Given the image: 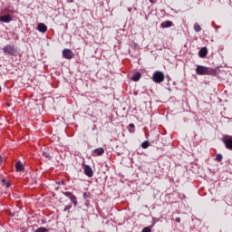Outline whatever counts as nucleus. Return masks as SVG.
Instances as JSON below:
<instances>
[{"mask_svg":"<svg viewBox=\"0 0 232 232\" xmlns=\"http://www.w3.org/2000/svg\"><path fill=\"white\" fill-rule=\"evenodd\" d=\"M196 73L198 75H217V71L211 67L197 65Z\"/></svg>","mask_w":232,"mask_h":232,"instance_id":"obj_1","label":"nucleus"},{"mask_svg":"<svg viewBox=\"0 0 232 232\" xmlns=\"http://www.w3.org/2000/svg\"><path fill=\"white\" fill-rule=\"evenodd\" d=\"M93 153H97L98 156H101L104 153V149L102 148L95 149L93 150Z\"/></svg>","mask_w":232,"mask_h":232,"instance_id":"obj_13","label":"nucleus"},{"mask_svg":"<svg viewBox=\"0 0 232 232\" xmlns=\"http://www.w3.org/2000/svg\"><path fill=\"white\" fill-rule=\"evenodd\" d=\"M70 200L71 202L73 204V206H77V197H75V195H72L71 198H70Z\"/></svg>","mask_w":232,"mask_h":232,"instance_id":"obj_15","label":"nucleus"},{"mask_svg":"<svg viewBox=\"0 0 232 232\" xmlns=\"http://www.w3.org/2000/svg\"><path fill=\"white\" fill-rule=\"evenodd\" d=\"M71 208H72V205L65 206L63 208L64 213H66V211L67 213H70Z\"/></svg>","mask_w":232,"mask_h":232,"instance_id":"obj_20","label":"nucleus"},{"mask_svg":"<svg viewBox=\"0 0 232 232\" xmlns=\"http://www.w3.org/2000/svg\"><path fill=\"white\" fill-rule=\"evenodd\" d=\"M5 187H6V188H10V182L7 181V182L5 183Z\"/></svg>","mask_w":232,"mask_h":232,"instance_id":"obj_25","label":"nucleus"},{"mask_svg":"<svg viewBox=\"0 0 232 232\" xmlns=\"http://www.w3.org/2000/svg\"><path fill=\"white\" fill-rule=\"evenodd\" d=\"M3 162V157L0 156V164Z\"/></svg>","mask_w":232,"mask_h":232,"instance_id":"obj_29","label":"nucleus"},{"mask_svg":"<svg viewBox=\"0 0 232 232\" xmlns=\"http://www.w3.org/2000/svg\"><path fill=\"white\" fill-rule=\"evenodd\" d=\"M141 232H151V228L150 227H145Z\"/></svg>","mask_w":232,"mask_h":232,"instance_id":"obj_22","label":"nucleus"},{"mask_svg":"<svg viewBox=\"0 0 232 232\" xmlns=\"http://www.w3.org/2000/svg\"><path fill=\"white\" fill-rule=\"evenodd\" d=\"M198 55H199V57H201V58L206 57V56L208 55V48H206V47L201 48V49L199 50V52H198Z\"/></svg>","mask_w":232,"mask_h":232,"instance_id":"obj_11","label":"nucleus"},{"mask_svg":"<svg viewBox=\"0 0 232 232\" xmlns=\"http://www.w3.org/2000/svg\"><path fill=\"white\" fill-rule=\"evenodd\" d=\"M29 182L33 188H37V179L32 178Z\"/></svg>","mask_w":232,"mask_h":232,"instance_id":"obj_14","label":"nucleus"},{"mask_svg":"<svg viewBox=\"0 0 232 232\" xmlns=\"http://www.w3.org/2000/svg\"><path fill=\"white\" fill-rule=\"evenodd\" d=\"M34 232H48V228L41 227L39 228L34 229Z\"/></svg>","mask_w":232,"mask_h":232,"instance_id":"obj_16","label":"nucleus"},{"mask_svg":"<svg viewBox=\"0 0 232 232\" xmlns=\"http://www.w3.org/2000/svg\"><path fill=\"white\" fill-rule=\"evenodd\" d=\"M194 30H195V32L198 33L202 30V27H200V25L198 24H195Z\"/></svg>","mask_w":232,"mask_h":232,"instance_id":"obj_17","label":"nucleus"},{"mask_svg":"<svg viewBox=\"0 0 232 232\" xmlns=\"http://www.w3.org/2000/svg\"><path fill=\"white\" fill-rule=\"evenodd\" d=\"M62 53L64 59H73V51H72L71 49H63Z\"/></svg>","mask_w":232,"mask_h":232,"instance_id":"obj_5","label":"nucleus"},{"mask_svg":"<svg viewBox=\"0 0 232 232\" xmlns=\"http://www.w3.org/2000/svg\"><path fill=\"white\" fill-rule=\"evenodd\" d=\"M84 174L89 177L90 179H92V177H93V169H92V167L90 165H85L84 167Z\"/></svg>","mask_w":232,"mask_h":232,"instance_id":"obj_6","label":"nucleus"},{"mask_svg":"<svg viewBox=\"0 0 232 232\" xmlns=\"http://www.w3.org/2000/svg\"><path fill=\"white\" fill-rule=\"evenodd\" d=\"M37 30H38V32H41L42 34H45V32L48 31V27L46 26V24L40 23V24H38Z\"/></svg>","mask_w":232,"mask_h":232,"instance_id":"obj_7","label":"nucleus"},{"mask_svg":"<svg viewBox=\"0 0 232 232\" xmlns=\"http://www.w3.org/2000/svg\"><path fill=\"white\" fill-rule=\"evenodd\" d=\"M63 195L70 198L73 194H72V192H63Z\"/></svg>","mask_w":232,"mask_h":232,"instance_id":"obj_23","label":"nucleus"},{"mask_svg":"<svg viewBox=\"0 0 232 232\" xmlns=\"http://www.w3.org/2000/svg\"><path fill=\"white\" fill-rule=\"evenodd\" d=\"M176 222L180 223V218H176Z\"/></svg>","mask_w":232,"mask_h":232,"instance_id":"obj_27","label":"nucleus"},{"mask_svg":"<svg viewBox=\"0 0 232 232\" xmlns=\"http://www.w3.org/2000/svg\"><path fill=\"white\" fill-rule=\"evenodd\" d=\"M140 77H142V74H140V72H136L132 77H131V81H133L134 82H137L138 81H140Z\"/></svg>","mask_w":232,"mask_h":232,"instance_id":"obj_10","label":"nucleus"},{"mask_svg":"<svg viewBox=\"0 0 232 232\" xmlns=\"http://www.w3.org/2000/svg\"><path fill=\"white\" fill-rule=\"evenodd\" d=\"M15 169L16 171H24V167L23 166V163L21 161L16 162Z\"/></svg>","mask_w":232,"mask_h":232,"instance_id":"obj_12","label":"nucleus"},{"mask_svg":"<svg viewBox=\"0 0 232 232\" xmlns=\"http://www.w3.org/2000/svg\"><path fill=\"white\" fill-rule=\"evenodd\" d=\"M0 21L2 23H11L12 22V16L10 14H5L0 16Z\"/></svg>","mask_w":232,"mask_h":232,"instance_id":"obj_8","label":"nucleus"},{"mask_svg":"<svg viewBox=\"0 0 232 232\" xmlns=\"http://www.w3.org/2000/svg\"><path fill=\"white\" fill-rule=\"evenodd\" d=\"M0 93H1V86H0Z\"/></svg>","mask_w":232,"mask_h":232,"instance_id":"obj_31","label":"nucleus"},{"mask_svg":"<svg viewBox=\"0 0 232 232\" xmlns=\"http://www.w3.org/2000/svg\"><path fill=\"white\" fill-rule=\"evenodd\" d=\"M3 52L5 55H13L14 57H17V48H15V45L7 44L4 46Z\"/></svg>","mask_w":232,"mask_h":232,"instance_id":"obj_2","label":"nucleus"},{"mask_svg":"<svg viewBox=\"0 0 232 232\" xmlns=\"http://www.w3.org/2000/svg\"><path fill=\"white\" fill-rule=\"evenodd\" d=\"M222 141L225 144L227 150H230L232 151V136L226 135L222 138Z\"/></svg>","mask_w":232,"mask_h":232,"instance_id":"obj_4","label":"nucleus"},{"mask_svg":"<svg viewBox=\"0 0 232 232\" xmlns=\"http://www.w3.org/2000/svg\"><path fill=\"white\" fill-rule=\"evenodd\" d=\"M150 1V3H153V0H149Z\"/></svg>","mask_w":232,"mask_h":232,"instance_id":"obj_30","label":"nucleus"},{"mask_svg":"<svg viewBox=\"0 0 232 232\" xmlns=\"http://www.w3.org/2000/svg\"><path fill=\"white\" fill-rule=\"evenodd\" d=\"M42 157H44V159H48V160H50V159H52V156L48 152H43Z\"/></svg>","mask_w":232,"mask_h":232,"instance_id":"obj_18","label":"nucleus"},{"mask_svg":"<svg viewBox=\"0 0 232 232\" xmlns=\"http://www.w3.org/2000/svg\"><path fill=\"white\" fill-rule=\"evenodd\" d=\"M160 26L162 28H171V26H173V22L167 20V21L161 23Z\"/></svg>","mask_w":232,"mask_h":232,"instance_id":"obj_9","label":"nucleus"},{"mask_svg":"<svg viewBox=\"0 0 232 232\" xmlns=\"http://www.w3.org/2000/svg\"><path fill=\"white\" fill-rule=\"evenodd\" d=\"M129 126H130V128H135V124H133V123H130Z\"/></svg>","mask_w":232,"mask_h":232,"instance_id":"obj_26","label":"nucleus"},{"mask_svg":"<svg viewBox=\"0 0 232 232\" xmlns=\"http://www.w3.org/2000/svg\"><path fill=\"white\" fill-rule=\"evenodd\" d=\"M222 159H223L222 154H218L216 156V160H218V162H222Z\"/></svg>","mask_w":232,"mask_h":232,"instance_id":"obj_21","label":"nucleus"},{"mask_svg":"<svg viewBox=\"0 0 232 232\" xmlns=\"http://www.w3.org/2000/svg\"><path fill=\"white\" fill-rule=\"evenodd\" d=\"M6 182H7L6 179H2L3 184H5Z\"/></svg>","mask_w":232,"mask_h":232,"instance_id":"obj_28","label":"nucleus"},{"mask_svg":"<svg viewBox=\"0 0 232 232\" xmlns=\"http://www.w3.org/2000/svg\"><path fill=\"white\" fill-rule=\"evenodd\" d=\"M152 81L153 82H156V84H160V82H164V72L160 71L154 72L152 75Z\"/></svg>","mask_w":232,"mask_h":232,"instance_id":"obj_3","label":"nucleus"},{"mask_svg":"<svg viewBox=\"0 0 232 232\" xmlns=\"http://www.w3.org/2000/svg\"><path fill=\"white\" fill-rule=\"evenodd\" d=\"M141 148L146 150V148H150V141H143L141 144Z\"/></svg>","mask_w":232,"mask_h":232,"instance_id":"obj_19","label":"nucleus"},{"mask_svg":"<svg viewBox=\"0 0 232 232\" xmlns=\"http://www.w3.org/2000/svg\"><path fill=\"white\" fill-rule=\"evenodd\" d=\"M56 184H58L59 186H61V184H64V180L58 181V182H56Z\"/></svg>","mask_w":232,"mask_h":232,"instance_id":"obj_24","label":"nucleus"}]
</instances>
